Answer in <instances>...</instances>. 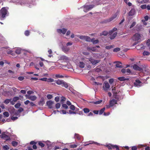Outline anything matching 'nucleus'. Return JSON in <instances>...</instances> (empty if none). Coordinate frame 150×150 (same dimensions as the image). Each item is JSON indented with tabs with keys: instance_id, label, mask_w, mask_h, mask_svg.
<instances>
[{
	"instance_id": "412c9836",
	"label": "nucleus",
	"mask_w": 150,
	"mask_h": 150,
	"mask_svg": "<svg viewBox=\"0 0 150 150\" xmlns=\"http://www.w3.org/2000/svg\"><path fill=\"white\" fill-rule=\"evenodd\" d=\"M108 34V32L107 31H103L100 34V36H101L102 35L107 36Z\"/></svg>"
},
{
	"instance_id": "0e129e2a",
	"label": "nucleus",
	"mask_w": 150,
	"mask_h": 150,
	"mask_svg": "<svg viewBox=\"0 0 150 150\" xmlns=\"http://www.w3.org/2000/svg\"><path fill=\"white\" fill-rule=\"evenodd\" d=\"M18 79L19 80L21 81L24 80V78L23 76H19Z\"/></svg>"
},
{
	"instance_id": "5fc2aeb1",
	"label": "nucleus",
	"mask_w": 150,
	"mask_h": 150,
	"mask_svg": "<svg viewBox=\"0 0 150 150\" xmlns=\"http://www.w3.org/2000/svg\"><path fill=\"white\" fill-rule=\"evenodd\" d=\"M141 8L142 9H145L146 8V4H144L141 6Z\"/></svg>"
},
{
	"instance_id": "39448f33",
	"label": "nucleus",
	"mask_w": 150,
	"mask_h": 150,
	"mask_svg": "<svg viewBox=\"0 0 150 150\" xmlns=\"http://www.w3.org/2000/svg\"><path fill=\"white\" fill-rule=\"evenodd\" d=\"M94 5H84L83 6L84 8V11L85 12H86L89 10L91 9L94 7Z\"/></svg>"
},
{
	"instance_id": "4c0bfd02",
	"label": "nucleus",
	"mask_w": 150,
	"mask_h": 150,
	"mask_svg": "<svg viewBox=\"0 0 150 150\" xmlns=\"http://www.w3.org/2000/svg\"><path fill=\"white\" fill-rule=\"evenodd\" d=\"M120 48L119 47H117L114 48L113 50V51L114 52H117L120 50Z\"/></svg>"
},
{
	"instance_id": "f704fd0d",
	"label": "nucleus",
	"mask_w": 150,
	"mask_h": 150,
	"mask_svg": "<svg viewBox=\"0 0 150 150\" xmlns=\"http://www.w3.org/2000/svg\"><path fill=\"white\" fill-rule=\"evenodd\" d=\"M3 148L4 150H8L9 149V147L8 145H6L3 146Z\"/></svg>"
},
{
	"instance_id": "b1692460",
	"label": "nucleus",
	"mask_w": 150,
	"mask_h": 150,
	"mask_svg": "<svg viewBox=\"0 0 150 150\" xmlns=\"http://www.w3.org/2000/svg\"><path fill=\"white\" fill-rule=\"evenodd\" d=\"M85 65V63L82 62H80L79 64V67L81 68H83Z\"/></svg>"
},
{
	"instance_id": "864d4df0",
	"label": "nucleus",
	"mask_w": 150,
	"mask_h": 150,
	"mask_svg": "<svg viewBox=\"0 0 150 150\" xmlns=\"http://www.w3.org/2000/svg\"><path fill=\"white\" fill-rule=\"evenodd\" d=\"M15 52L16 53L18 54H19L21 53V50L19 49H17L16 50Z\"/></svg>"
},
{
	"instance_id": "13d9d810",
	"label": "nucleus",
	"mask_w": 150,
	"mask_h": 150,
	"mask_svg": "<svg viewBox=\"0 0 150 150\" xmlns=\"http://www.w3.org/2000/svg\"><path fill=\"white\" fill-rule=\"evenodd\" d=\"M62 107L65 108V109H67L68 108V107L67 104H63L62 105Z\"/></svg>"
},
{
	"instance_id": "bb28decb",
	"label": "nucleus",
	"mask_w": 150,
	"mask_h": 150,
	"mask_svg": "<svg viewBox=\"0 0 150 150\" xmlns=\"http://www.w3.org/2000/svg\"><path fill=\"white\" fill-rule=\"evenodd\" d=\"M29 99L32 101H34L36 99V97L35 96H30Z\"/></svg>"
},
{
	"instance_id": "72a5a7b5",
	"label": "nucleus",
	"mask_w": 150,
	"mask_h": 150,
	"mask_svg": "<svg viewBox=\"0 0 150 150\" xmlns=\"http://www.w3.org/2000/svg\"><path fill=\"white\" fill-rule=\"evenodd\" d=\"M44 103V99H42V100L39 102L38 104L40 105H43Z\"/></svg>"
},
{
	"instance_id": "f8f14e48",
	"label": "nucleus",
	"mask_w": 150,
	"mask_h": 150,
	"mask_svg": "<svg viewBox=\"0 0 150 150\" xmlns=\"http://www.w3.org/2000/svg\"><path fill=\"white\" fill-rule=\"evenodd\" d=\"M46 104L51 109L52 108L53 102L52 101L50 100L47 101Z\"/></svg>"
},
{
	"instance_id": "a211bd4d",
	"label": "nucleus",
	"mask_w": 150,
	"mask_h": 150,
	"mask_svg": "<svg viewBox=\"0 0 150 150\" xmlns=\"http://www.w3.org/2000/svg\"><path fill=\"white\" fill-rule=\"evenodd\" d=\"M62 49L63 51H64V52H67L69 50V48L66 46H63L62 47Z\"/></svg>"
},
{
	"instance_id": "c9c22d12",
	"label": "nucleus",
	"mask_w": 150,
	"mask_h": 150,
	"mask_svg": "<svg viewBox=\"0 0 150 150\" xmlns=\"http://www.w3.org/2000/svg\"><path fill=\"white\" fill-rule=\"evenodd\" d=\"M19 99V98L18 97L15 96L13 98V101H15V102H16Z\"/></svg>"
},
{
	"instance_id": "bf43d9fd",
	"label": "nucleus",
	"mask_w": 150,
	"mask_h": 150,
	"mask_svg": "<svg viewBox=\"0 0 150 150\" xmlns=\"http://www.w3.org/2000/svg\"><path fill=\"white\" fill-rule=\"evenodd\" d=\"M37 144V142L33 141L31 142H30V144L31 145H34L35 144Z\"/></svg>"
},
{
	"instance_id": "dca6fc26",
	"label": "nucleus",
	"mask_w": 150,
	"mask_h": 150,
	"mask_svg": "<svg viewBox=\"0 0 150 150\" xmlns=\"http://www.w3.org/2000/svg\"><path fill=\"white\" fill-rule=\"evenodd\" d=\"M117 13H115L112 17L110 18L108 20L107 22H110V21H112L115 18H116L117 17Z\"/></svg>"
},
{
	"instance_id": "cd10ccee",
	"label": "nucleus",
	"mask_w": 150,
	"mask_h": 150,
	"mask_svg": "<svg viewBox=\"0 0 150 150\" xmlns=\"http://www.w3.org/2000/svg\"><path fill=\"white\" fill-rule=\"evenodd\" d=\"M11 144L13 146L15 147L17 146L18 143L16 141H13L12 142Z\"/></svg>"
},
{
	"instance_id": "49530a36",
	"label": "nucleus",
	"mask_w": 150,
	"mask_h": 150,
	"mask_svg": "<svg viewBox=\"0 0 150 150\" xmlns=\"http://www.w3.org/2000/svg\"><path fill=\"white\" fill-rule=\"evenodd\" d=\"M47 97L48 99H52V96L51 94H48L47 96Z\"/></svg>"
},
{
	"instance_id": "a18cd8bd",
	"label": "nucleus",
	"mask_w": 150,
	"mask_h": 150,
	"mask_svg": "<svg viewBox=\"0 0 150 150\" xmlns=\"http://www.w3.org/2000/svg\"><path fill=\"white\" fill-rule=\"evenodd\" d=\"M39 145L42 147H43L45 146V144L41 142H39L38 143Z\"/></svg>"
},
{
	"instance_id": "423d86ee",
	"label": "nucleus",
	"mask_w": 150,
	"mask_h": 150,
	"mask_svg": "<svg viewBox=\"0 0 150 150\" xmlns=\"http://www.w3.org/2000/svg\"><path fill=\"white\" fill-rule=\"evenodd\" d=\"M78 37H79L81 40H85L87 42H90L91 38L88 36L81 35L79 37L78 35Z\"/></svg>"
},
{
	"instance_id": "473e14b6",
	"label": "nucleus",
	"mask_w": 150,
	"mask_h": 150,
	"mask_svg": "<svg viewBox=\"0 0 150 150\" xmlns=\"http://www.w3.org/2000/svg\"><path fill=\"white\" fill-rule=\"evenodd\" d=\"M114 47V45L107 46L105 47V48L107 50H109Z\"/></svg>"
},
{
	"instance_id": "9d476101",
	"label": "nucleus",
	"mask_w": 150,
	"mask_h": 150,
	"mask_svg": "<svg viewBox=\"0 0 150 150\" xmlns=\"http://www.w3.org/2000/svg\"><path fill=\"white\" fill-rule=\"evenodd\" d=\"M133 67L134 70L141 71L142 70V67H140L138 66L137 64H134L133 65Z\"/></svg>"
},
{
	"instance_id": "c756f323",
	"label": "nucleus",
	"mask_w": 150,
	"mask_h": 150,
	"mask_svg": "<svg viewBox=\"0 0 150 150\" xmlns=\"http://www.w3.org/2000/svg\"><path fill=\"white\" fill-rule=\"evenodd\" d=\"M105 108L104 107L103 108L101 109L99 111V114L101 115L104 112V111L105 110Z\"/></svg>"
},
{
	"instance_id": "58836bf2",
	"label": "nucleus",
	"mask_w": 150,
	"mask_h": 150,
	"mask_svg": "<svg viewBox=\"0 0 150 150\" xmlns=\"http://www.w3.org/2000/svg\"><path fill=\"white\" fill-rule=\"evenodd\" d=\"M143 54L144 56L149 55L150 54V53L148 52L144 51L143 53Z\"/></svg>"
},
{
	"instance_id": "7c9ffc66",
	"label": "nucleus",
	"mask_w": 150,
	"mask_h": 150,
	"mask_svg": "<svg viewBox=\"0 0 150 150\" xmlns=\"http://www.w3.org/2000/svg\"><path fill=\"white\" fill-rule=\"evenodd\" d=\"M75 138H76L78 140H79L81 139V137L80 135L77 134H75Z\"/></svg>"
},
{
	"instance_id": "de8ad7c7",
	"label": "nucleus",
	"mask_w": 150,
	"mask_h": 150,
	"mask_svg": "<svg viewBox=\"0 0 150 150\" xmlns=\"http://www.w3.org/2000/svg\"><path fill=\"white\" fill-rule=\"evenodd\" d=\"M60 104L59 103H57L55 105V107L57 109H58L60 108Z\"/></svg>"
},
{
	"instance_id": "6e6d98bb",
	"label": "nucleus",
	"mask_w": 150,
	"mask_h": 150,
	"mask_svg": "<svg viewBox=\"0 0 150 150\" xmlns=\"http://www.w3.org/2000/svg\"><path fill=\"white\" fill-rule=\"evenodd\" d=\"M126 72L127 73V75H129L131 73V70L129 69H127Z\"/></svg>"
},
{
	"instance_id": "09e8293b",
	"label": "nucleus",
	"mask_w": 150,
	"mask_h": 150,
	"mask_svg": "<svg viewBox=\"0 0 150 150\" xmlns=\"http://www.w3.org/2000/svg\"><path fill=\"white\" fill-rule=\"evenodd\" d=\"M25 34L26 36H28L30 34V32L29 30H26L25 32Z\"/></svg>"
},
{
	"instance_id": "f257e3e1",
	"label": "nucleus",
	"mask_w": 150,
	"mask_h": 150,
	"mask_svg": "<svg viewBox=\"0 0 150 150\" xmlns=\"http://www.w3.org/2000/svg\"><path fill=\"white\" fill-rule=\"evenodd\" d=\"M7 11L5 7L2 8L0 10V18H4L7 14Z\"/></svg>"
},
{
	"instance_id": "774afa93",
	"label": "nucleus",
	"mask_w": 150,
	"mask_h": 150,
	"mask_svg": "<svg viewBox=\"0 0 150 150\" xmlns=\"http://www.w3.org/2000/svg\"><path fill=\"white\" fill-rule=\"evenodd\" d=\"M59 98L58 96L56 97L55 98V100L56 102H58L59 100Z\"/></svg>"
},
{
	"instance_id": "0eeeda50",
	"label": "nucleus",
	"mask_w": 150,
	"mask_h": 150,
	"mask_svg": "<svg viewBox=\"0 0 150 150\" xmlns=\"http://www.w3.org/2000/svg\"><path fill=\"white\" fill-rule=\"evenodd\" d=\"M89 61L93 65L96 64L100 61V60H95L94 59L91 57L89 59Z\"/></svg>"
},
{
	"instance_id": "f03ea898",
	"label": "nucleus",
	"mask_w": 150,
	"mask_h": 150,
	"mask_svg": "<svg viewBox=\"0 0 150 150\" xmlns=\"http://www.w3.org/2000/svg\"><path fill=\"white\" fill-rule=\"evenodd\" d=\"M105 146L109 150L116 149V150H120L118 146L116 145H113L109 144L105 145Z\"/></svg>"
},
{
	"instance_id": "20e7f679",
	"label": "nucleus",
	"mask_w": 150,
	"mask_h": 150,
	"mask_svg": "<svg viewBox=\"0 0 150 150\" xmlns=\"http://www.w3.org/2000/svg\"><path fill=\"white\" fill-rule=\"evenodd\" d=\"M141 37V35L138 33H135L132 37V40L134 41H138L140 39Z\"/></svg>"
},
{
	"instance_id": "69168bd1",
	"label": "nucleus",
	"mask_w": 150,
	"mask_h": 150,
	"mask_svg": "<svg viewBox=\"0 0 150 150\" xmlns=\"http://www.w3.org/2000/svg\"><path fill=\"white\" fill-rule=\"evenodd\" d=\"M146 45L148 46H150V39H148L146 42Z\"/></svg>"
},
{
	"instance_id": "9b49d317",
	"label": "nucleus",
	"mask_w": 150,
	"mask_h": 150,
	"mask_svg": "<svg viewBox=\"0 0 150 150\" xmlns=\"http://www.w3.org/2000/svg\"><path fill=\"white\" fill-rule=\"evenodd\" d=\"M117 101L114 99H112L109 102V104L111 107L113 106L115 104H117Z\"/></svg>"
},
{
	"instance_id": "1a4fd4ad",
	"label": "nucleus",
	"mask_w": 150,
	"mask_h": 150,
	"mask_svg": "<svg viewBox=\"0 0 150 150\" xmlns=\"http://www.w3.org/2000/svg\"><path fill=\"white\" fill-rule=\"evenodd\" d=\"M110 87V86L109 83L105 81L103 86V88L104 90L105 91H106L108 90Z\"/></svg>"
},
{
	"instance_id": "052dcab7",
	"label": "nucleus",
	"mask_w": 150,
	"mask_h": 150,
	"mask_svg": "<svg viewBox=\"0 0 150 150\" xmlns=\"http://www.w3.org/2000/svg\"><path fill=\"white\" fill-rule=\"evenodd\" d=\"M18 118V117H17L12 116L11 118V119L13 120H17Z\"/></svg>"
},
{
	"instance_id": "aec40b11",
	"label": "nucleus",
	"mask_w": 150,
	"mask_h": 150,
	"mask_svg": "<svg viewBox=\"0 0 150 150\" xmlns=\"http://www.w3.org/2000/svg\"><path fill=\"white\" fill-rule=\"evenodd\" d=\"M87 50L88 51L91 50L93 52H95L96 50V47H88L87 48Z\"/></svg>"
},
{
	"instance_id": "2eb2a0df",
	"label": "nucleus",
	"mask_w": 150,
	"mask_h": 150,
	"mask_svg": "<svg viewBox=\"0 0 150 150\" xmlns=\"http://www.w3.org/2000/svg\"><path fill=\"white\" fill-rule=\"evenodd\" d=\"M135 13V11L134 9L132 8L129 11L128 13V15L129 16H132Z\"/></svg>"
},
{
	"instance_id": "a878e982",
	"label": "nucleus",
	"mask_w": 150,
	"mask_h": 150,
	"mask_svg": "<svg viewBox=\"0 0 150 150\" xmlns=\"http://www.w3.org/2000/svg\"><path fill=\"white\" fill-rule=\"evenodd\" d=\"M94 40L95 39L94 38H92L91 39L90 42H93V44H97L99 40Z\"/></svg>"
},
{
	"instance_id": "3c124183",
	"label": "nucleus",
	"mask_w": 150,
	"mask_h": 150,
	"mask_svg": "<svg viewBox=\"0 0 150 150\" xmlns=\"http://www.w3.org/2000/svg\"><path fill=\"white\" fill-rule=\"evenodd\" d=\"M70 109L72 110H75V107L73 105H71L70 107Z\"/></svg>"
},
{
	"instance_id": "ddd939ff",
	"label": "nucleus",
	"mask_w": 150,
	"mask_h": 150,
	"mask_svg": "<svg viewBox=\"0 0 150 150\" xmlns=\"http://www.w3.org/2000/svg\"><path fill=\"white\" fill-rule=\"evenodd\" d=\"M114 63H116V67H117L119 68H122L123 67V66L122 65V63L120 62L116 61L114 62Z\"/></svg>"
},
{
	"instance_id": "e2e57ef3",
	"label": "nucleus",
	"mask_w": 150,
	"mask_h": 150,
	"mask_svg": "<svg viewBox=\"0 0 150 150\" xmlns=\"http://www.w3.org/2000/svg\"><path fill=\"white\" fill-rule=\"evenodd\" d=\"M57 31L58 33H59L60 34H61V33H62V29H57Z\"/></svg>"
},
{
	"instance_id": "4d7b16f0",
	"label": "nucleus",
	"mask_w": 150,
	"mask_h": 150,
	"mask_svg": "<svg viewBox=\"0 0 150 150\" xmlns=\"http://www.w3.org/2000/svg\"><path fill=\"white\" fill-rule=\"evenodd\" d=\"M40 80L43 81H47V78H43L41 79H40Z\"/></svg>"
},
{
	"instance_id": "338daca9",
	"label": "nucleus",
	"mask_w": 150,
	"mask_h": 150,
	"mask_svg": "<svg viewBox=\"0 0 150 150\" xmlns=\"http://www.w3.org/2000/svg\"><path fill=\"white\" fill-rule=\"evenodd\" d=\"M67 30L66 29L64 28L62 29V33L63 34H65L66 33V31H67Z\"/></svg>"
},
{
	"instance_id": "79ce46f5",
	"label": "nucleus",
	"mask_w": 150,
	"mask_h": 150,
	"mask_svg": "<svg viewBox=\"0 0 150 150\" xmlns=\"http://www.w3.org/2000/svg\"><path fill=\"white\" fill-rule=\"evenodd\" d=\"M3 115L5 117H8L9 116V114L8 112H5L3 113Z\"/></svg>"
},
{
	"instance_id": "f3484780",
	"label": "nucleus",
	"mask_w": 150,
	"mask_h": 150,
	"mask_svg": "<svg viewBox=\"0 0 150 150\" xmlns=\"http://www.w3.org/2000/svg\"><path fill=\"white\" fill-rule=\"evenodd\" d=\"M117 33L116 32H115L112 35V34H110V39L112 40L114 39L116 36Z\"/></svg>"
},
{
	"instance_id": "ea45409f",
	"label": "nucleus",
	"mask_w": 150,
	"mask_h": 150,
	"mask_svg": "<svg viewBox=\"0 0 150 150\" xmlns=\"http://www.w3.org/2000/svg\"><path fill=\"white\" fill-rule=\"evenodd\" d=\"M55 77L57 78H63L64 76L62 75H60L59 74H57L55 75Z\"/></svg>"
},
{
	"instance_id": "5701e85b",
	"label": "nucleus",
	"mask_w": 150,
	"mask_h": 150,
	"mask_svg": "<svg viewBox=\"0 0 150 150\" xmlns=\"http://www.w3.org/2000/svg\"><path fill=\"white\" fill-rule=\"evenodd\" d=\"M63 80H58L55 81V83L58 85H61L62 84Z\"/></svg>"
},
{
	"instance_id": "7ed1b4c3",
	"label": "nucleus",
	"mask_w": 150,
	"mask_h": 150,
	"mask_svg": "<svg viewBox=\"0 0 150 150\" xmlns=\"http://www.w3.org/2000/svg\"><path fill=\"white\" fill-rule=\"evenodd\" d=\"M1 138L6 141L10 140L11 139L10 137L6 134L5 132H3L1 135Z\"/></svg>"
},
{
	"instance_id": "393cba45",
	"label": "nucleus",
	"mask_w": 150,
	"mask_h": 150,
	"mask_svg": "<svg viewBox=\"0 0 150 150\" xmlns=\"http://www.w3.org/2000/svg\"><path fill=\"white\" fill-rule=\"evenodd\" d=\"M23 111V109L21 107H20L19 109L17 111V112L16 113V115H17L18 113H20L21 112Z\"/></svg>"
},
{
	"instance_id": "6e6552de",
	"label": "nucleus",
	"mask_w": 150,
	"mask_h": 150,
	"mask_svg": "<svg viewBox=\"0 0 150 150\" xmlns=\"http://www.w3.org/2000/svg\"><path fill=\"white\" fill-rule=\"evenodd\" d=\"M59 60L62 61V62H68L69 61V58L63 55L60 57Z\"/></svg>"
},
{
	"instance_id": "37998d69",
	"label": "nucleus",
	"mask_w": 150,
	"mask_h": 150,
	"mask_svg": "<svg viewBox=\"0 0 150 150\" xmlns=\"http://www.w3.org/2000/svg\"><path fill=\"white\" fill-rule=\"evenodd\" d=\"M54 81L53 79L50 78L49 79H47V81L48 82H53Z\"/></svg>"
},
{
	"instance_id": "c85d7f7f",
	"label": "nucleus",
	"mask_w": 150,
	"mask_h": 150,
	"mask_svg": "<svg viewBox=\"0 0 150 150\" xmlns=\"http://www.w3.org/2000/svg\"><path fill=\"white\" fill-rule=\"evenodd\" d=\"M117 30V29L116 28H114L112 30L110 31L109 32V34H112L114 31H116Z\"/></svg>"
},
{
	"instance_id": "4be33fe9",
	"label": "nucleus",
	"mask_w": 150,
	"mask_h": 150,
	"mask_svg": "<svg viewBox=\"0 0 150 150\" xmlns=\"http://www.w3.org/2000/svg\"><path fill=\"white\" fill-rule=\"evenodd\" d=\"M118 79L121 81H125V80H128L129 79L125 78L124 77H119L118 78Z\"/></svg>"
},
{
	"instance_id": "603ef678",
	"label": "nucleus",
	"mask_w": 150,
	"mask_h": 150,
	"mask_svg": "<svg viewBox=\"0 0 150 150\" xmlns=\"http://www.w3.org/2000/svg\"><path fill=\"white\" fill-rule=\"evenodd\" d=\"M136 24V23L135 22H133L130 26V28H133L134 26Z\"/></svg>"
},
{
	"instance_id": "2f4dec72",
	"label": "nucleus",
	"mask_w": 150,
	"mask_h": 150,
	"mask_svg": "<svg viewBox=\"0 0 150 150\" xmlns=\"http://www.w3.org/2000/svg\"><path fill=\"white\" fill-rule=\"evenodd\" d=\"M83 110L85 113H88L89 112H90V110L89 109L87 108H85L83 109Z\"/></svg>"
},
{
	"instance_id": "a19ab883",
	"label": "nucleus",
	"mask_w": 150,
	"mask_h": 150,
	"mask_svg": "<svg viewBox=\"0 0 150 150\" xmlns=\"http://www.w3.org/2000/svg\"><path fill=\"white\" fill-rule=\"evenodd\" d=\"M21 105V103H17L14 106H15V108H19L20 107Z\"/></svg>"
},
{
	"instance_id": "6ab92c4d",
	"label": "nucleus",
	"mask_w": 150,
	"mask_h": 150,
	"mask_svg": "<svg viewBox=\"0 0 150 150\" xmlns=\"http://www.w3.org/2000/svg\"><path fill=\"white\" fill-rule=\"evenodd\" d=\"M62 86L63 87H64L65 88H67L68 87V85L67 83L63 81V82L62 83Z\"/></svg>"
},
{
	"instance_id": "c03bdc74",
	"label": "nucleus",
	"mask_w": 150,
	"mask_h": 150,
	"mask_svg": "<svg viewBox=\"0 0 150 150\" xmlns=\"http://www.w3.org/2000/svg\"><path fill=\"white\" fill-rule=\"evenodd\" d=\"M102 101L101 100H100L96 101V102H93L92 103H93L94 104H98L102 102Z\"/></svg>"
},
{
	"instance_id": "e433bc0d",
	"label": "nucleus",
	"mask_w": 150,
	"mask_h": 150,
	"mask_svg": "<svg viewBox=\"0 0 150 150\" xmlns=\"http://www.w3.org/2000/svg\"><path fill=\"white\" fill-rule=\"evenodd\" d=\"M11 99H6L4 101V103L6 104H8V103H9L10 102V101H11Z\"/></svg>"
},
{
	"instance_id": "680f3d73",
	"label": "nucleus",
	"mask_w": 150,
	"mask_h": 150,
	"mask_svg": "<svg viewBox=\"0 0 150 150\" xmlns=\"http://www.w3.org/2000/svg\"><path fill=\"white\" fill-rule=\"evenodd\" d=\"M114 81V79H110L109 80V83L111 84H112Z\"/></svg>"
},
{
	"instance_id": "8fccbe9b",
	"label": "nucleus",
	"mask_w": 150,
	"mask_h": 150,
	"mask_svg": "<svg viewBox=\"0 0 150 150\" xmlns=\"http://www.w3.org/2000/svg\"><path fill=\"white\" fill-rule=\"evenodd\" d=\"M77 146V145L76 144H71L69 145V147L71 148H76Z\"/></svg>"
},
{
	"instance_id": "4468645a",
	"label": "nucleus",
	"mask_w": 150,
	"mask_h": 150,
	"mask_svg": "<svg viewBox=\"0 0 150 150\" xmlns=\"http://www.w3.org/2000/svg\"><path fill=\"white\" fill-rule=\"evenodd\" d=\"M141 82L138 79H137L135 80V81L134 83V84L135 86L138 87L140 86V83Z\"/></svg>"
}]
</instances>
